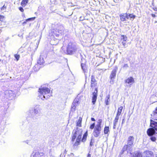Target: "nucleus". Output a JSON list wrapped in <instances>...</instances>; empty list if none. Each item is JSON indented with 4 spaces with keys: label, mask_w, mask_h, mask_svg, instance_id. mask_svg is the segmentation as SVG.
<instances>
[{
    "label": "nucleus",
    "mask_w": 157,
    "mask_h": 157,
    "mask_svg": "<svg viewBox=\"0 0 157 157\" xmlns=\"http://www.w3.org/2000/svg\"><path fill=\"white\" fill-rule=\"evenodd\" d=\"M82 129L77 128L73 131V136L72 139V141H74L76 138V141L73 145L74 148H76L80 144L81 140L82 138Z\"/></svg>",
    "instance_id": "1"
},
{
    "label": "nucleus",
    "mask_w": 157,
    "mask_h": 157,
    "mask_svg": "<svg viewBox=\"0 0 157 157\" xmlns=\"http://www.w3.org/2000/svg\"><path fill=\"white\" fill-rule=\"evenodd\" d=\"M134 140V138L133 136H130L128 139L127 145H125L123 148L122 151L123 152L127 151H131V149L133 145V143Z\"/></svg>",
    "instance_id": "2"
},
{
    "label": "nucleus",
    "mask_w": 157,
    "mask_h": 157,
    "mask_svg": "<svg viewBox=\"0 0 157 157\" xmlns=\"http://www.w3.org/2000/svg\"><path fill=\"white\" fill-rule=\"evenodd\" d=\"M150 126L152 128L148 129L147 133L149 136H151L155 133V130L157 131V122L151 120Z\"/></svg>",
    "instance_id": "3"
},
{
    "label": "nucleus",
    "mask_w": 157,
    "mask_h": 157,
    "mask_svg": "<svg viewBox=\"0 0 157 157\" xmlns=\"http://www.w3.org/2000/svg\"><path fill=\"white\" fill-rule=\"evenodd\" d=\"M101 123L102 120L101 119L99 120L97 122V124L95 127L93 134L95 137H98L100 134V132L101 130Z\"/></svg>",
    "instance_id": "4"
},
{
    "label": "nucleus",
    "mask_w": 157,
    "mask_h": 157,
    "mask_svg": "<svg viewBox=\"0 0 157 157\" xmlns=\"http://www.w3.org/2000/svg\"><path fill=\"white\" fill-rule=\"evenodd\" d=\"M120 17L121 21H124L126 20V19H129L132 21L135 18L136 16L133 14L125 13L121 14Z\"/></svg>",
    "instance_id": "5"
},
{
    "label": "nucleus",
    "mask_w": 157,
    "mask_h": 157,
    "mask_svg": "<svg viewBox=\"0 0 157 157\" xmlns=\"http://www.w3.org/2000/svg\"><path fill=\"white\" fill-rule=\"evenodd\" d=\"M76 46L74 44L71 42L68 44L67 48V52L68 54H73L76 51Z\"/></svg>",
    "instance_id": "6"
},
{
    "label": "nucleus",
    "mask_w": 157,
    "mask_h": 157,
    "mask_svg": "<svg viewBox=\"0 0 157 157\" xmlns=\"http://www.w3.org/2000/svg\"><path fill=\"white\" fill-rule=\"evenodd\" d=\"M50 92V90L48 88L42 87L41 86V88H40V98L43 100H44V98H45L44 94H48Z\"/></svg>",
    "instance_id": "7"
},
{
    "label": "nucleus",
    "mask_w": 157,
    "mask_h": 157,
    "mask_svg": "<svg viewBox=\"0 0 157 157\" xmlns=\"http://www.w3.org/2000/svg\"><path fill=\"white\" fill-rule=\"evenodd\" d=\"M39 105H37L35 106L34 108L33 114V119L34 118L38 119L39 117Z\"/></svg>",
    "instance_id": "8"
},
{
    "label": "nucleus",
    "mask_w": 157,
    "mask_h": 157,
    "mask_svg": "<svg viewBox=\"0 0 157 157\" xmlns=\"http://www.w3.org/2000/svg\"><path fill=\"white\" fill-rule=\"evenodd\" d=\"M5 94L7 97H8L10 99H12L15 96V93H14V91L11 90L6 91Z\"/></svg>",
    "instance_id": "9"
},
{
    "label": "nucleus",
    "mask_w": 157,
    "mask_h": 157,
    "mask_svg": "<svg viewBox=\"0 0 157 157\" xmlns=\"http://www.w3.org/2000/svg\"><path fill=\"white\" fill-rule=\"evenodd\" d=\"M98 90L97 88H95V90L93 93V96L92 97V102L93 104H95L97 100V96Z\"/></svg>",
    "instance_id": "10"
},
{
    "label": "nucleus",
    "mask_w": 157,
    "mask_h": 157,
    "mask_svg": "<svg viewBox=\"0 0 157 157\" xmlns=\"http://www.w3.org/2000/svg\"><path fill=\"white\" fill-rule=\"evenodd\" d=\"M117 67H116L114 69H113L110 76V77L111 78V80L110 81V82L111 84H113V80H112V79L113 78L116 76V72L117 70Z\"/></svg>",
    "instance_id": "11"
},
{
    "label": "nucleus",
    "mask_w": 157,
    "mask_h": 157,
    "mask_svg": "<svg viewBox=\"0 0 157 157\" xmlns=\"http://www.w3.org/2000/svg\"><path fill=\"white\" fill-rule=\"evenodd\" d=\"M143 155L144 157H154V154L152 152L150 151H144Z\"/></svg>",
    "instance_id": "12"
},
{
    "label": "nucleus",
    "mask_w": 157,
    "mask_h": 157,
    "mask_svg": "<svg viewBox=\"0 0 157 157\" xmlns=\"http://www.w3.org/2000/svg\"><path fill=\"white\" fill-rule=\"evenodd\" d=\"M125 82L126 83L129 84V85L131 86L135 82V81L133 77H130L126 79L125 80Z\"/></svg>",
    "instance_id": "13"
},
{
    "label": "nucleus",
    "mask_w": 157,
    "mask_h": 157,
    "mask_svg": "<svg viewBox=\"0 0 157 157\" xmlns=\"http://www.w3.org/2000/svg\"><path fill=\"white\" fill-rule=\"evenodd\" d=\"M122 38L121 39V42L124 48L126 47V40H127V37L124 35L121 36Z\"/></svg>",
    "instance_id": "14"
},
{
    "label": "nucleus",
    "mask_w": 157,
    "mask_h": 157,
    "mask_svg": "<svg viewBox=\"0 0 157 157\" xmlns=\"http://www.w3.org/2000/svg\"><path fill=\"white\" fill-rule=\"evenodd\" d=\"M56 30L58 33L62 34L64 33V28L63 26L60 25L57 27Z\"/></svg>",
    "instance_id": "15"
},
{
    "label": "nucleus",
    "mask_w": 157,
    "mask_h": 157,
    "mask_svg": "<svg viewBox=\"0 0 157 157\" xmlns=\"http://www.w3.org/2000/svg\"><path fill=\"white\" fill-rule=\"evenodd\" d=\"M97 84V82L94 77L92 75L91 76V86L94 87Z\"/></svg>",
    "instance_id": "16"
},
{
    "label": "nucleus",
    "mask_w": 157,
    "mask_h": 157,
    "mask_svg": "<svg viewBox=\"0 0 157 157\" xmlns=\"http://www.w3.org/2000/svg\"><path fill=\"white\" fill-rule=\"evenodd\" d=\"M151 116L153 119L157 120V108L153 112L152 114H151Z\"/></svg>",
    "instance_id": "17"
},
{
    "label": "nucleus",
    "mask_w": 157,
    "mask_h": 157,
    "mask_svg": "<svg viewBox=\"0 0 157 157\" xmlns=\"http://www.w3.org/2000/svg\"><path fill=\"white\" fill-rule=\"evenodd\" d=\"M119 118V117L116 116L114 120L113 121V128L114 129H115L116 128V125L117 123Z\"/></svg>",
    "instance_id": "18"
},
{
    "label": "nucleus",
    "mask_w": 157,
    "mask_h": 157,
    "mask_svg": "<svg viewBox=\"0 0 157 157\" xmlns=\"http://www.w3.org/2000/svg\"><path fill=\"white\" fill-rule=\"evenodd\" d=\"M58 42L59 40L57 39L55 40H52L50 41L51 44L53 45H56L58 43Z\"/></svg>",
    "instance_id": "19"
},
{
    "label": "nucleus",
    "mask_w": 157,
    "mask_h": 157,
    "mask_svg": "<svg viewBox=\"0 0 157 157\" xmlns=\"http://www.w3.org/2000/svg\"><path fill=\"white\" fill-rule=\"evenodd\" d=\"M81 66L84 73H85L86 72L87 68L86 64L84 63H82L81 64Z\"/></svg>",
    "instance_id": "20"
},
{
    "label": "nucleus",
    "mask_w": 157,
    "mask_h": 157,
    "mask_svg": "<svg viewBox=\"0 0 157 157\" xmlns=\"http://www.w3.org/2000/svg\"><path fill=\"white\" fill-rule=\"evenodd\" d=\"M82 118L81 117H79L78 121L76 123V125L77 126L81 127V123L82 122Z\"/></svg>",
    "instance_id": "21"
},
{
    "label": "nucleus",
    "mask_w": 157,
    "mask_h": 157,
    "mask_svg": "<svg viewBox=\"0 0 157 157\" xmlns=\"http://www.w3.org/2000/svg\"><path fill=\"white\" fill-rule=\"evenodd\" d=\"M122 109L123 107L122 106H121L118 109V110L116 116L119 117V116L121 114V113L122 111Z\"/></svg>",
    "instance_id": "22"
},
{
    "label": "nucleus",
    "mask_w": 157,
    "mask_h": 157,
    "mask_svg": "<svg viewBox=\"0 0 157 157\" xmlns=\"http://www.w3.org/2000/svg\"><path fill=\"white\" fill-rule=\"evenodd\" d=\"M28 0H22L21 2V5L23 7H25L28 3Z\"/></svg>",
    "instance_id": "23"
},
{
    "label": "nucleus",
    "mask_w": 157,
    "mask_h": 157,
    "mask_svg": "<svg viewBox=\"0 0 157 157\" xmlns=\"http://www.w3.org/2000/svg\"><path fill=\"white\" fill-rule=\"evenodd\" d=\"M87 135V132H86L83 135L82 138V142H84L86 141Z\"/></svg>",
    "instance_id": "24"
},
{
    "label": "nucleus",
    "mask_w": 157,
    "mask_h": 157,
    "mask_svg": "<svg viewBox=\"0 0 157 157\" xmlns=\"http://www.w3.org/2000/svg\"><path fill=\"white\" fill-rule=\"evenodd\" d=\"M35 18V17H33L29 18L26 19L25 21H24L23 22V24L24 25V24H26V22L28 21H31V20H34Z\"/></svg>",
    "instance_id": "25"
},
{
    "label": "nucleus",
    "mask_w": 157,
    "mask_h": 157,
    "mask_svg": "<svg viewBox=\"0 0 157 157\" xmlns=\"http://www.w3.org/2000/svg\"><path fill=\"white\" fill-rule=\"evenodd\" d=\"M34 153L33 155V157H39V152L38 151H34Z\"/></svg>",
    "instance_id": "26"
},
{
    "label": "nucleus",
    "mask_w": 157,
    "mask_h": 157,
    "mask_svg": "<svg viewBox=\"0 0 157 157\" xmlns=\"http://www.w3.org/2000/svg\"><path fill=\"white\" fill-rule=\"evenodd\" d=\"M132 157H142V155L140 153H136L133 155Z\"/></svg>",
    "instance_id": "27"
},
{
    "label": "nucleus",
    "mask_w": 157,
    "mask_h": 157,
    "mask_svg": "<svg viewBox=\"0 0 157 157\" xmlns=\"http://www.w3.org/2000/svg\"><path fill=\"white\" fill-rule=\"evenodd\" d=\"M109 131V127H105L104 128V132L105 134L108 133Z\"/></svg>",
    "instance_id": "28"
},
{
    "label": "nucleus",
    "mask_w": 157,
    "mask_h": 157,
    "mask_svg": "<svg viewBox=\"0 0 157 157\" xmlns=\"http://www.w3.org/2000/svg\"><path fill=\"white\" fill-rule=\"evenodd\" d=\"M75 102L73 104V105L72 106L71 110L72 111H74L76 108L75 105Z\"/></svg>",
    "instance_id": "29"
},
{
    "label": "nucleus",
    "mask_w": 157,
    "mask_h": 157,
    "mask_svg": "<svg viewBox=\"0 0 157 157\" xmlns=\"http://www.w3.org/2000/svg\"><path fill=\"white\" fill-rule=\"evenodd\" d=\"M20 57V56L19 55L15 54L14 55V57L16 59L17 61H18Z\"/></svg>",
    "instance_id": "30"
},
{
    "label": "nucleus",
    "mask_w": 157,
    "mask_h": 157,
    "mask_svg": "<svg viewBox=\"0 0 157 157\" xmlns=\"http://www.w3.org/2000/svg\"><path fill=\"white\" fill-rule=\"evenodd\" d=\"M95 125V124L94 123L91 124L90 126V128L91 129H93L94 128Z\"/></svg>",
    "instance_id": "31"
},
{
    "label": "nucleus",
    "mask_w": 157,
    "mask_h": 157,
    "mask_svg": "<svg viewBox=\"0 0 157 157\" xmlns=\"http://www.w3.org/2000/svg\"><path fill=\"white\" fill-rule=\"evenodd\" d=\"M151 139L152 141H154L156 140V138L155 137L152 136L151 137Z\"/></svg>",
    "instance_id": "32"
},
{
    "label": "nucleus",
    "mask_w": 157,
    "mask_h": 157,
    "mask_svg": "<svg viewBox=\"0 0 157 157\" xmlns=\"http://www.w3.org/2000/svg\"><path fill=\"white\" fill-rule=\"evenodd\" d=\"M4 18V17L3 16L0 15V21H2Z\"/></svg>",
    "instance_id": "33"
},
{
    "label": "nucleus",
    "mask_w": 157,
    "mask_h": 157,
    "mask_svg": "<svg viewBox=\"0 0 157 157\" xmlns=\"http://www.w3.org/2000/svg\"><path fill=\"white\" fill-rule=\"evenodd\" d=\"M6 8V7L5 6V5H4L1 8V10H5Z\"/></svg>",
    "instance_id": "34"
},
{
    "label": "nucleus",
    "mask_w": 157,
    "mask_h": 157,
    "mask_svg": "<svg viewBox=\"0 0 157 157\" xmlns=\"http://www.w3.org/2000/svg\"><path fill=\"white\" fill-rule=\"evenodd\" d=\"M19 10L21 12H23L24 11V10H23V8L21 7H20L19 8Z\"/></svg>",
    "instance_id": "35"
},
{
    "label": "nucleus",
    "mask_w": 157,
    "mask_h": 157,
    "mask_svg": "<svg viewBox=\"0 0 157 157\" xmlns=\"http://www.w3.org/2000/svg\"><path fill=\"white\" fill-rule=\"evenodd\" d=\"M44 62V60L43 59H42L41 60H40V63H43Z\"/></svg>",
    "instance_id": "36"
},
{
    "label": "nucleus",
    "mask_w": 157,
    "mask_h": 157,
    "mask_svg": "<svg viewBox=\"0 0 157 157\" xmlns=\"http://www.w3.org/2000/svg\"><path fill=\"white\" fill-rule=\"evenodd\" d=\"M107 97L108 98L107 100H108L109 98V97L108 96H107ZM108 100H107V101H106V105H108Z\"/></svg>",
    "instance_id": "37"
},
{
    "label": "nucleus",
    "mask_w": 157,
    "mask_h": 157,
    "mask_svg": "<svg viewBox=\"0 0 157 157\" xmlns=\"http://www.w3.org/2000/svg\"><path fill=\"white\" fill-rule=\"evenodd\" d=\"M91 120L93 121H95V119L94 118H91Z\"/></svg>",
    "instance_id": "38"
},
{
    "label": "nucleus",
    "mask_w": 157,
    "mask_h": 157,
    "mask_svg": "<svg viewBox=\"0 0 157 157\" xmlns=\"http://www.w3.org/2000/svg\"><path fill=\"white\" fill-rule=\"evenodd\" d=\"M124 67H128L127 64H125Z\"/></svg>",
    "instance_id": "39"
},
{
    "label": "nucleus",
    "mask_w": 157,
    "mask_h": 157,
    "mask_svg": "<svg viewBox=\"0 0 157 157\" xmlns=\"http://www.w3.org/2000/svg\"><path fill=\"white\" fill-rule=\"evenodd\" d=\"M38 64H36V65H35V68H36V67H38Z\"/></svg>",
    "instance_id": "40"
},
{
    "label": "nucleus",
    "mask_w": 157,
    "mask_h": 157,
    "mask_svg": "<svg viewBox=\"0 0 157 157\" xmlns=\"http://www.w3.org/2000/svg\"><path fill=\"white\" fill-rule=\"evenodd\" d=\"M87 157H91L90 155L89 154L87 156Z\"/></svg>",
    "instance_id": "41"
},
{
    "label": "nucleus",
    "mask_w": 157,
    "mask_h": 157,
    "mask_svg": "<svg viewBox=\"0 0 157 157\" xmlns=\"http://www.w3.org/2000/svg\"><path fill=\"white\" fill-rule=\"evenodd\" d=\"M153 17H155V15H152Z\"/></svg>",
    "instance_id": "42"
},
{
    "label": "nucleus",
    "mask_w": 157,
    "mask_h": 157,
    "mask_svg": "<svg viewBox=\"0 0 157 157\" xmlns=\"http://www.w3.org/2000/svg\"><path fill=\"white\" fill-rule=\"evenodd\" d=\"M38 92L39 93V88L38 89Z\"/></svg>",
    "instance_id": "43"
},
{
    "label": "nucleus",
    "mask_w": 157,
    "mask_h": 157,
    "mask_svg": "<svg viewBox=\"0 0 157 157\" xmlns=\"http://www.w3.org/2000/svg\"><path fill=\"white\" fill-rule=\"evenodd\" d=\"M156 155L155 157H157V154H156V155Z\"/></svg>",
    "instance_id": "44"
},
{
    "label": "nucleus",
    "mask_w": 157,
    "mask_h": 157,
    "mask_svg": "<svg viewBox=\"0 0 157 157\" xmlns=\"http://www.w3.org/2000/svg\"><path fill=\"white\" fill-rule=\"evenodd\" d=\"M53 32L54 33V34H56V33H55V32H54V31H53Z\"/></svg>",
    "instance_id": "45"
},
{
    "label": "nucleus",
    "mask_w": 157,
    "mask_h": 157,
    "mask_svg": "<svg viewBox=\"0 0 157 157\" xmlns=\"http://www.w3.org/2000/svg\"><path fill=\"white\" fill-rule=\"evenodd\" d=\"M38 94V97L39 96V94Z\"/></svg>",
    "instance_id": "46"
},
{
    "label": "nucleus",
    "mask_w": 157,
    "mask_h": 157,
    "mask_svg": "<svg viewBox=\"0 0 157 157\" xmlns=\"http://www.w3.org/2000/svg\"><path fill=\"white\" fill-rule=\"evenodd\" d=\"M37 63H38H38H38V61H37Z\"/></svg>",
    "instance_id": "47"
},
{
    "label": "nucleus",
    "mask_w": 157,
    "mask_h": 157,
    "mask_svg": "<svg viewBox=\"0 0 157 157\" xmlns=\"http://www.w3.org/2000/svg\"><path fill=\"white\" fill-rule=\"evenodd\" d=\"M39 69V68H38V70ZM37 70V69L36 70Z\"/></svg>",
    "instance_id": "48"
},
{
    "label": "nucleus",
    "mask_w": 157,
    "mask_h": 157,
    "mask_svg": "<svg viewBox=\"0 0 157 157\" xmlns=\"http://www.w3.org/2000/svg\"><path fill=\"white\" fill-rule=\"evenodd\" d=\"M27 119L28 120H29V119H28V118H27Z\"/></svg>",
    "instance_id": "49"
}]
</instances>
